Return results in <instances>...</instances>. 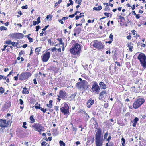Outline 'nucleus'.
Masks as SVG:
<instances>
[{
	"instance_id": "nucleus-1",
	"label": "nucleus",
	"mask_w": 146,
	"mask_h": 146,
	"mask_svg": "<svg viewBox=\"0 0 146 146\" xmlns=\"http://www.w3.org/2000/svg\"><path fill=\"white\" fill-rule=\"evenodd\" d=\"M102 131L100 128L98 129L95 134L96 146H102L103 136H102Z\"/></svg>"
},
{
	"instance_id": "nucleus-2",
	"label": "nucleus",
	"mask_w": 146,
	"mask_h": 146,
	"mask_svg": "<svg viewBox=\"0 0 146 146\" xmlns=\"http://www.w3.org/2000/svg\"><path fill=\"white\" fill-rule=\"evenodd\" d=\"M32 128L35 131L39 132V134H41V132L45 130V128L42 124L38 123H34L32 125Z\"/></svg>"
},
{
	"instance_id": "nucleus-3",
	"label": "nucleus",
	"mask_w": 146,
	"mask_h": 146,
	"mask_svg": "<svg viewBox=\"0 0 146 146\" xmlns=\"http://www.w3.org/2000/svg\"><path fill=\"white\" fill-rule=\"evenodd\" d=\"M144 102V100L142 98L137 99L135 100L133 105V108L135 109H138Z\"/></svg>"
},
{
	"instance_id": "nucleus-4",
	"label": "nucleus",
	"mask_w": 146,
	"mask_h": 146,
	"mask_svg": "<svg viewBox=\"0 0 146 146\" xmlns=\"http://www.w3.org/2000/svg\"><path fill=\"white\" fill-rule=\"evenodd\" d=\"M31 75V73L29 72H23L19 75L18 77L20 80H26L29 78Z\"/></svg>"
},
{
	"instance_id": "nucleus-5",
	"label": "nucleus",
	"mask_w": 146,
	"mask_h": 146,
	"mask_svg": "<svg viewBox=\"0 0 146 146\" xmlns=\"http://www.w3.org/2000/svg\"><path fill=\"white\" fill-rule=\"evenodd\" d=\"M137 59L140 60L141 65L143 67L146 68V56L144 54L140 53L137 57Z\"/></svg>"
},
{
	"instance_id": "nucleus-6",
	"label": "nucleus",
	"mask_w": 146,
	"mask_h": 146,
	"mask_svg": "<svg viewBox=\"0 0 146 146\" xmlns=\"http://www.w3.org/2000/svg\"><path fill=\"white\" fill-rule=\"evenodd\" d=\"M81 50V46H74L70 49L71 54L73 55H80Z\"/></svg>"
},
{
	"instance_id": "nucleus-7",
	"label": "nucleus",
	"mask_w": 146,
	"mask_h": 146,
	"mask_svg": "<svg viewBox=\"0 0 146 146\" xmlns=\"http://www.w3.org/2000/svg\"><path fill=\"white\" fill-rule=\"evenodd\" d=\"M92 85L91 90L93 92H96L98 94L100 91V89L99 85L96 81L92 82Z\"/></svg>"
},
{
	"instance_id": "nucleus-8",
	"label": "nucleus",
	"mask_w": 146,
	"mask_h": 146,
	"mask_svg": "<svg viewBox=\"0 0 146 146\" xmlns=\"http://www.w3.org/2000/svg\"><path fill=\"white\" fill-rule=\"evenodd\" d=\"M69 108L68 105L65 103L64 106L61 108L60 110L61 112L64 115H68L69 114Z\"/></svg>"
},
{
	"instance_id": "nucleus-9",
	"label": "nucleus",
	"mask_w": 146,
	"mask_h": 146,
	"mask_svg": "<svg viewBox=\"0 0 146 146\" xmlns=\"http://www.w3.org/2000/svg\"><path fill=\"white\" fill-rule=\"evenodd\" d=\"M9 36L13 39H20L23 38L24 35L22 33H14L10 34Z\"/></svg>"
},
{
	"instance_id": "nucleus-10",
	"label": "nucleus",
	"mask_w": 146,
	"mask_h": 146,
	"mask_svg": "<svg viewBox=\"0 0 146 146\" xmlns=\"http://www.w3.org/2000/svg\"><path fill=\"white\" fill-rule=\"evenodd\" d=\"M50 57V53L49 51H46V53L41 56L42 60L43 62H46L48 61Z\"/></svg>"
},
{
	"instance_id": "nucleus-11",
	"label": "nucleus",
	"mask_w": 146,
	"mask_h": 146,
	"mask_svg": "<svg viewBox=\"0 0 146 146\" xmlns=\"http://www.w3.org/2000/svg\"><path fill=\"white\" fill-rule=\"evenodd\" d=\"M76 86L78 87V88L80 89V90L84 91L87 90L88 86V85H87L86 87L85 84L82 82H79L77 83Z\"/></svg>"
},
{
	"instance_id": "nucleus-12",
	"label": "nucleus",
	"mask_w": 146,
	"mask_h": 146,
	"mask_svg": "<svg viewBox=\"0 0 146 146\" xmlns=\"http://www.w3.org/2000/svg\"><path fill=\"white\" fill-rule=\"evenodd\" d=\"M10 121L8 120L7 122L6 119H0V127L2 128H5L8 126L9 123L10 122Z\"/></svg>"
},
{
	"instance_id": "nucleus-13",
	"label": "nucleus",
	"mask_w": 146,
	"mask_h": 146,
	"mask_svg": "<svg viewBox=\"0 0 146 146\" xmlns=\"http://www.w3.org/2000/svg\"><path fill=\"white\" fill-rule=\"evenodd\" d=\"M59 95H57V97L63 99H66V93L64 90H60L59 92Z\"/></svg>"
},
{
	"instance_id": "nucleus-14",
	"label": "nucleus",
	"mask_w": 146,
	"mask_h": 146,
	"mask_svg": "<svg viewBox=\"0 0 146 146\" xmlns=\"http://www.w3.org/2000/svg\"><path fill=\"white\" fill-rule=\"evenodd\" d=\"M94 103V100H92V98H90L86 102V107L88 108H90L92 107V105H93Z\"/></svg>"
},
{
	"instance_id": "nucleus-15",
	"label": "nucleus",
	"mask_w": 146,
	"mask_h": 146,
	"mask_svg": "<svg viewBox=\"0 0 146 146\" xmlns=\"http://www.w3.org/2000/svg\"><path fill=\"white\" fill-rule=\"evenodd\" d=\"M38 102H37L35 104V108H36V109H39L41 110L42 111L43 113H45L46 111V108H41L40 107V104H39L38 105H38Z\"/></svg>"
},
{
	"instance_id": "nucleus-16",
	"label": "nucleus",
	"mask_w": 146,
	"mask_h": 146,
	"mask_svg": "<svg viewBox=\"0 0 146 146\" xmlns=\"http://www.w3.org/2000/svg\"><path fill=\"white\" fill-rule=\"evenodd\" d=\"M49 70L54 71L55 73H57L58 70V68L54 66H51L49 68Z\"/></svg>"
},
{
	"instance_id": "nucleus-17",
	"label": "nucleus",
	"mask_w": 146,
	"mask_h": 146,
	"mask_svg": "<svg viewBox=\"0 0 146 146\" xmlns=\"http://www.w3.org/2000/svg\"><path fill=\"white\" fill-rule=\"evenodd\" d=\"M139 121V119L137 117H135V118L133 119V121L131 120V122L133 123L132 124V126L133 127H135L137 123Z\"/></svg>"
},
{
	"instance_id": "nucleus-18",
	"label": "nucleus",
	"mask_w": 146,
	"mask_h": 146,
	"mask_svg": "<svg viewBox=\"0 0 146 146\" xmlns=\"http://www.w3.org/2000/svg\"><path fill=\"white\" fill-rule=\"evenodd\" d=\"M139 146H146V140L143 139L142 140L139 142Z\"/></svg>"
},
{
	"instance_id": "nucleus-19",
	"label": "nucleus",
	"mask_w": 146,
	"mask_h": 146,
	"mask_svg": "<svg viewBox=\"0 0 146 146\" xmlns=\"http://www.w3.org/2000/svg\"><path fill=\"white\" fill-rule=\"evenodd\" d=\"M117 50H115V51H113L112 53L114 52V54L113 56V58L114 60H117L118 58V54L117 52Z\"/></svg>"
},
{
	"instance_id": "nucleus-20",
	"label": "nucleus",
	"mask_w": 146,
	"mask_h": 146,
	"mask_svg": "<svg viewBox=\"0 0 146 146\" xmlns=\"http://www.w3.org/2000/svg\"><path fill=\"white\" fill-rule=\"evenodd\" d=\"M76 93L72 94L70 96H69L68 98L66 99L67 100H72L74 99L75 97H76Z\"/></svg>"
},
{
	"instance_id": "nucleus-21",
	"label": "nucleus",
	"mask_w": 146,
	"mask_h": 146,
	"mask_svg": "<svg viewBox=\"0 0 146 146\" xmlns=\"http://www.w3.org/2000/svg\"><path fill=\"white\" fill-rule=\"evenodd\" d=\"M22 93L23 94H27L29 93V90L27 88L25 87L23 88V90L22 91Z\"/></svg>"
},
{
	"instance_id": "nucleus-22",
	"label": "nucleus",
	"mask_w": 146,
	"mask_h": 146,
	"mask_svg": "<svg viewBox=\"0 0 146 146\" xmlns=\"http://www.w3.org/2000/svg\"><path fill=\"white\" fill-rule=\"evenodd\" d=\"M99 85L102 89H105L106 88V85L104 82H100Z\"/></svg>"
},
{
	"instance_id": "nucleus-23",
	"label": "nucleus",
	"mask_w": 146,
	"mask_h": 146,
	"mask_svg": "<svg viewBox=\"0 0 146 146\" xmlns=\"http://www.w3.org/2000/svg\"><path fill=\"white\" fill-rule=\"evenodd\" d=\"M94 121H95V122H94V128L96 129H97V131H96V132H97L98 129H100L101 130H102L100 128H97L98 126V122L96 120H95Z\"/></svg>"
},
{
	"instance_id": "nucleus-24",
	"label": "nucleus",
	"mask_w": 146,
	"mask_h": 146,
	"mask_svg": "<svg viewBox=\"0 0 146 146\" xmlns=\"http://www.w3.org/2000/svg\"><path fill=\"white\" fill-rule=\"evenodd\" d=\"M29 119L30 120V123H34L35 121V119L34 118L33 115H31L30 116Z\"/></svg>"
},
{
	"instance_id": "nucleus-25",
	"label": "nucleus",
	"mask_w": 146,
	"mask_h": 146,
	"mask_svg": "<svg viewBox=\"0 0 146 146\" xmlns=\"http://www.w3.org/2000/svg\"><path fill=\"white\" fill-rule=\"evenodd\" d=\"M81 30V28L80 27H78L75 28L74 29L75 32L76 33L78 34H79Z\"/></svg>"
},
{
	"instance_id": "nucleus-26",
	"label": "nucleus",
	"mask_w": 146,
	"mask_h": 146,
	"mask_svg": "<svg viewBox=\"0 0 146 146\" xmlns=\"http://www.w3.org/2000/svg\"><path fill=\"white\" fill-rule=\"evenodd\" d=\"M130 116V113L129 112L125 114V120L127 121V119H129Z\"/></svg>"
},
{
	"instance_id": "nucleus-27",
	"label": "nucleus",
	"mask_w": 146,
	"mask_h": 146,
	"mask_svg": "<svg viewBox=\"0 0 146 146\" xmlns=\"http://www.w3.org/2000/svg\"><path fill=\"white\" fill-rule=\"evenodd\" d=\"M41 47H40L39 48H37L35 49V51L36 52H37L36 54L38 55L39 54V52H41Z\"/></svg>"
},
{
	"instance_id": "nucleus-28",
	"label": "nucleus",
	"mask_w": 146,
	"mask_h": 146,
	"mask_svg": "<svg viewBox=\"0 0 146 146\" xmlns=\"http://www.w3.org/2000/svg\"><path fill=\"white\" fill-rule=\"evenodd\" d=\"M93 46H102V43L100 42H98L97 41L94 42Z\"/></svg>"
},
{
	"instance_id": "nucleus-29",
	"label": "nucleus",
	"mask_w": 146,
	"mask_h": 146,
	"mask_svg": "<svg viewBox=\"0 0 146 146\" xmlns=\"http://www.w3.org/2000/svg\"><path fill=\"white\" fill-rule=\"evenodd\" d=\"M84 113L85 115L86 119L87 121H88L90 118L89 116L88 115V113H86L85 110H84Z\"/></svg>"
},
{
	"instance_id": "nucleus-30",
	"label": "nucleus",
	"mask_w": 146,
	"mask_h": 146,
	"mask_svg": "<svg viewBox=\"0 0 146 146\" xmlns=\"http://www.w3.org/2000/svg\"><path fill=\"white\" fill-rule=\"evenodd\" d=\"M41 146H50L49 144L46 143L45 141H43L41 143Z\"/></svg>"
},
{
	"instance_id": "nucleus-31",
	"label": "nucleus",
	"mask_w": 146,
	"mask_h": 146,
	"mask_svg": "<svg viewBox=\"0 0 146 146\" xmlns=\"http://www.w3.org/2000/svg\"><path fill=\"white\" fill-rule=\"evenodd\" d=\"M57 40L58 41H59V44H61L62 46H64V43L62 42V40L61 38H58Z\"/></svg>"
},
{
	"instance_id": "nucleus-32",
	"label": "nucleus",
	"mask_w": 146,
	"mask_h": 146,
	"mask_svg": "<svg viewBox=\"0 0 146 146\" xmlns=\"http://www.w3.org/2000/svg\"><path fill=\"white\" fill-rule=\"evenodd\" d=\"M106 92L105 90H103L101 92H100V96L102 98V96H103L105 94H106Z\"/></svg>"
},
{
	"instance_id": "nucleus-33",
	"label": "nucleus",
	"mask_w": 146,
	"mask_h": 146,
	"mask_svg": "<svg viewBox=\"0 0 146 146\" xmlns=\"http://www.w3.org/2000/svg\"><path fill=\"white\" fill-rule=\"evenodd\" d=\"M93 47H92V48H96L98 50H100V49H102L104 48V46H93Z\"/></svg>"
},
{
	"instance_id": "nucleus-34",
	"label": "nucleus",
	"mask_w": 146,
	"mask_h": 146,
	"mask_svg": "<svg viewBox=\"0 0 146 146\" xmlns=\"http://www.w3.org/2000/svg\"><path fill=\"white\" fill-rule=\"evenodd\" d=\"M121 141H122V146H125V140L123 137L121 139Z\"/></svg>"
},
{
	"instance_id": "nucleus-35",
	"label": "nucleus",
	"mask_w": 146,
	"mask_h": 146,
	"mask_svg": "<svg viewBox=\"0 0 146 146\" xmlns=\"http://www.w3.org/2000/svg\"><path fill=\"white\" fill-rule=\"evenodd\" d=\"M59 144H60V146H65V144L62 140L59 141Z\"/></svg>"
},
{
	"instance_id": "nucleus-36",
	"label": "nucleus",
	"mask_w": 146,
	"mask_h": 146,
	"mask_svg": "<svg viewBox=\"0 0 146 146\" xmlns=\"http://www.w3.org/2000/svg\"><path fill=\"white\" fill-rule=\"evenodd\" d=\"M4 92V89L2 87H0V93L1 94H3Z\"/></svg>"
},
{
	"instance_id": "nucleus-37",
	"label": "nucleus",
	"mask_w": 146,
	"mask_h": 146,
	"mask_svg": "<svg viewBox=\"0 0 146 146\" xmlns=\"http://www.w3.org/2000/svg\"><path fill=\"white\" fill-rule=\"evenodd\" d=\"M52 16H53L52 15L49 14L46 17V19H48L49 18H50V19L51 20L52 19Z\"/></svg>"
},
{
	"instance_id": "nucleus-38",
	"label": "nucleus",
	"mask_w": 146,
	"mask_h": 146,
	"mask_svg": "<svg viewBox=\"0 0 146 146\" xmlns=\"http://www.w3.org/2000/svg\"><path fill=\"white\" fill-rule=\"evenodd\" d=\"M56 50V48L55 47L53 48L52 49H50L49 48V49H48V50H47V51H51V52H52L54 50Z\"/></svg>"
},
{
	"instance_id": "nucleus-39",
	"label": "nucleus",
	"mask_w": 146,
	"mask_h": 146,
	"mask_svg": "<svg viewBox=\"0 0 146 146\" xmlns=\"http://www.w3.org/2000/svg\"><path fill=\"white\" fill-rule=\"evenodd\" d=\"M7 47H9V48L6 49L7 52H9L10 51V49L12 50V46H7Z\"/></svg>"
},
{
	"instance_id": "nucleus-40",
	"label": "nucleus",
	"mask_w": 146,
	"mask_h": 146,
	"mask_svg": "<svg viewBox=\"0 0 146 146\" xmlns=\"http://www.w3.org/2000/svg\"><path fill=\"white\" fill-rule=\"evenodd\" d=\"M104 10L106 11H109L110 10V8L109 6H108V5H106L105 7Z\"/></svg>"
},
{
	"instance_id": "nucleus-41",
	"label": "nucleus",
	"mask_w": 146,
	"mask_h": 146,
	"mask_svg": "<svg viewBox=\"0 0 146 146\" xmlns=\"http://www.w3.org/2000/svg\"><path fill=\"white\" fill-rule=\"evenodd\" d=\"M26 122H24L23 123V125H22V127L25 129H26L27 128V127L26 126Z\"/></svg>"
},
{
	"instance_id": "nucleus-42",
	"label": "nucleus",
	"mask_w": 146,
	"mask_h": 146,
	"mask_svg": "<svg viewBox=\"0 0 146 146\" xmlns=\"http://www.w3.org/2000/svg\"><path fill=\"white\" fill-rule=\"evenodd\" d=\"M62 0H59L58 2H56L55 5V7L57 6L58 4H59L62 2Z\"/></svg>"
},
{
	"instance_id": "nucleus-43",
	"label": "nucleus",
	"mask_w": 146,
	"mask_h": 146,
	"mask_svg": "<svg viewBox=\"0 0 146 146\" xmlns=\"http://www.w3.org/2000/svg\"><path fill=\"white\" fill-rule=\"evenodd\" d=\"M111 139V137L110 135L108 137V138L106 139V141H108V143H109Z\"/></svg>"
},
{
	"instance_id": "nucleus-44",
	"label": "nucleus",
	"mask_w": 146,
	"mask_h": 146,
	"mask_svg": "<svg viewBox=\"0 0 146 146\" xmlns=\"http://www.w3.org/2000/svg\"><path fill=\"white\" fill-rule=\"evenodd\" d=\"M108 132H107L106 133H104V139H105L106 140V139H107V137H108Z\"/></svg>"
},
{
	"instance_id": "nucleus-45",
	"label": "nucleus",
	"mask_w": 146,
	"mask_h": 146,
	"mask_svg": "<svg viewBox=\"0 0 146 146\" xmlns=\"http://www.w3.org/2000/svg\"><path fill=\"white\" fill-rule=\"evenodd\" d=\"M36 30L35 31L36 32H37V31H38V30L39 29H41V27L40 26H39V25L37 26L36 27Z\"/></svg>"
},
{
	"instance_id": "nucleus-46",
	"label": "nucleus",
	"mask_w": 146,
	"mask_h": 146,
	"mask_svg": "<svg viewBox=\"0 0 146 146\" xmlns=\"http://www.w3.org/2000/svg\"><path fill=\"white\" fill-rule=\"evenodd\" d=\"M27 38L28 40H29V41L30 42H32L33 41V40L32 38L30 37L29 36H27Z\"/></svg>"
},
{
	"instance_id": "nucleus-47",
	"label": "nucleus",
	"mask_w": 146,
	"mask_h": 146,
	"mask_svg": "<svg viewBox=\"0 0 146 146\" xmlns=\"http://www.w3.org/2000/svg\"><path fill=\"white\" fill-rule=\"evenodd\" d=\"M7 29L6 27H5L4 26H1L0 27V29L1 30H6Z\"/></svg>"
},
{
	"instance_id": "nucleus-48",
	"label": "nucleus",
	"mask_w": 146,
	"mask_h": 146,
	"mask_svg": "<svg viewBox=\"0 0 146 146\" xmlns=\"http://www.w3.org/2000/svg\"><path fill=\"white\" fill-rule=\"evenodd\" d=\"M40 17H39L37 19V24H38L40 22Z\"/></svg>"
},
{
	"instance_id": "nucleus-49",
	"label": "nucleus",
	"mask_w": 146,
	"mask_h": 146,
	"mask_svg": "<svg viewBox=\"0 0 146 146\" xmlns=\"http://www.w3.org/2000/svg\"><path fill=\"white\" fill-rule=\"evenodd\" d=\"M113 35L112 34V33H111L110 34V36L109 37V38H110V40H113Z\"/></svg>"
},
{
	"instance_id": "nucleus-50",
	"label": "nucleus",
	"mask_w": 146,
	"mask_h": 146,
	"mask_svg": "<svg viewBox=\"0 0 146 146\" xmlns=\"http://www.w3.org/2000/svg\"><path fill=\"white\" fill-rule=\"evenodd\" d=\"M7 77V76L5 77H4L3 76L0 75V79H3L4 80H6Z\"/></svg>"
},
{
	"instance_id": "nucleus-51",
	"label": "nucleus",
	"mask_w": 146,
	"mask_h": 146,
	"mask_svg": "<svg viewBox=\"0 0 146 146\" xmlns=\"http://www.w3.org/2000/svg\"><path fill=\"white\" fill-rule=\"evenodd\" d=\"M46 106L47 107L49 108L50 109L52 108L53 106V105L49 104H46Z\"/></svg>"
},
{
	"instance_id": "nucleus-52",
	"label": "nucleus",
	"mask_w": 146,
	"mask_h": 146,
	"mask_svg": "<svg viewBox=\"0 0 146 146\" xmlns=\"http://www.w3.org/2000/svg\"><path fill=\"white\" fill-rule=\"evenodd\" d=\"M19 104H20L22 105L23 104L24 102L21 99H19Z\"/></svg>"
},
{
	"instance_id": "nucleus-53",
	"label": "nucleus",
	"mask_w": 146,
	"mask_h": 146,
	"mask_svg": "<svg viewBox=\"0 0 146 146\" xmlns=\"http://www.w3.org/2000/svg\"><path fill=\"white\" fill-rule=\"evenodd\" d=\"M5 43L8 45L11 44V40L6 41L5 42Z\"/></svg>"
},
{
	"instance_id": "nucleus-54",
	"label": "nucleus",
	"mask_w": 146,
	"mask_h": 146,
	"mask_svg": "<svg viewBox=\"0 0 146 146\" xmlns=\"http://www.w3.org/2000/svg\"><path fill=\"white\" fill-rule=\"evenodd\" d=\"M58 109H59V107L58 106H55V110L57 112H58V110H59Z\"/></svg>"
},
{
	"instance_id": "nucleus-55",
	"label": "nucleus",
	"mask_w": 146,
	"mask_h": 146,
	"mask_svg": "<svg viewBox=\"0 0 146 146\" xmlns=\"http://www.w3.org/2000/svg\"><path fill=\"white\" fill-rule=\"evenodd\" d=\"M104 14L105 16H106L107 17H110L109 15L110 13H109L105 12L104 13Z\"/></svg>"
},
{
	"instance_id": "nucleus-56",
	"label": "nucleus",
	"mask_w": 146,
	"mask_h": 146,
	"mask_svg": "<svg viewBox=\"0 0 146 146\" xmlns=\"http://www.w3.org/2000/svg\"><path fill=\"white\" fill-rule=\"evenodd\" d=\"M127 38L128 40H130L131 39V34H129V35L127 36Z\"/></svg>"
},
{
	"instance_id": "nucleus-57",
	"label": "nucleus",
	"mask_w": 146,
	"mask_h": 146,
	"mask_svg": "<svg viewBox=\"0 0 146 146\" xmlns=\"http://www.w3.org/2000/svg\"><path fill=\"white\" fill-rule=\"evenodd\" d=\"M33 81V83L34 84H35V85H36L37 84V80H36V78L34 79Z\"/></svg>"
},
{
	"instance_id": "nucleus-58",
	"label": "nucleus",
	"mask_w": 146,
	"mask_h": 146,
	"mask_svg": "<svg viewBox=\"0 0 146 146\" xmlns=\"http://www.w3.org/2000/svg\"><path fill=\"white\" fill-rule=\"evenodd\" d=\"M48 43L50 45H53V44L54 43H52V42H51V40L50 39H48Z\"/></svg>"
},
{
	"instance_id": "nucleus-59",
	"label": "nucleus",
	"mask_w": 146,
	"mask_h": 146,
	"mask_svg": "<svg viewBox=\"0 0 146 146\" xmlns=\"http://www.w3.org/2000/svg\"><path fill=\"white\" fill-rule=\"evenodd\" d=\"M115 63L118 66H119V67H121V66L120 63L118 61L115 62Z\"/></svg>"
},
{
	"instance_id": "nucleus-60",
	"label": "nucleus",
	"mask_w": 146,
	"mask_h": 146,
	"mask_svg": "<svg viewBox=\"0 0 146 146\" xmlns=\"http://www.w3.org/2000/svg\"><path fill=\"white\" fill-rule=\"evenodd\" d=\"M21 8L23 9H27L28 8V6L27 5L25 6H23L21 7Z\"/></svg>"
},
{
	"instance_id": "nucleus-61",
	"label": "nucleus",
	"mask_w": 146,
	"mask_h": 146,
	"mask_svg": "<svg viewBox=\"0 0 146 146\" xmlns=\"http://www.w3.org/2000/svg\"><path fill=\"white\" fill-rule=\"evenodd\" d=\"M24 54V52L23 51L21 50V51L19 52V55L20 56H21V55Z\"/></svg>"
},
{
	"instance_id": "nucleus-62",
	"label": "nucleus",
	"mask_w": 146,
	"mask_h": 146,
	"mask_svg": "<svg viewBox=\"0 0 146 146\" xmlns=\"http://www.w3.org/2000/svg\"><path fill=\"white\" fill-rule=\"evenodd\" d=\"M98 10H100L102 9V7L101 6H98L97 7Z\"/></svg>"
},
{
	"instance_id": "nucleus-63",
	"label": "nucleus",
	"mask_w": 146,
	"mask_h": 146,
	"mask_svg": "<svg viewBox=\"0 0 146 146\" xmlns=\"http://www.w3.org/2000/svg\"><path fill=\"white\" fill-rule=\"evenodd\" d=\"M19 75V74H18L16 76H15L14 77V80H17L18 79V76Z\"/></svg>"
},
{
	"instance_id": "nucleus-64",
	"label": "nucleus",
	"mask_w": 146,
	"mask_h": 146,
	"mask_svg": "<svg viewBox=\"0 0 146 146\" xmlns=\"http://www.w3.org/2000/svg\"><path fill=\"white\" fill-rule=\"evenodd\" d=\"M113 143H111L110 144L109 146L108 145V143H107L106 144V146H113Z\"/></svg>"
}]
</instances>
